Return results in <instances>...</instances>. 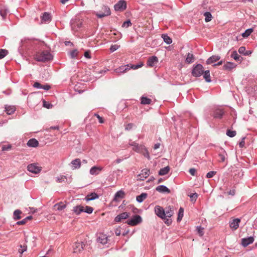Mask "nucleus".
Returning <instances> with one entry per match:
<instances>
[{
    "mask_svg": "<svg viewBox=\"0 0 257 257\" xmlns=\"http://www.w3.org/2000/svg\"><path fill=\"white\" fill-rule=\"evenodd\" d=\"M34 58L38 62H47L53 59V56L50 52L45 50L37 52Z\"/></svg>",
    "mask_w": 257,
    "mask_h": 257,
    "instance_id": "nucleus-1",
    "label": "nucleus"
},
{
    "mask_svg": "<svg viewBox=\"0 0 257 257\" xmlns=\"http://www.w3.org/2000/svg\"><path fill=\"white\" fill-rule=\"evenodd\" d=\"M204 72L203 66L200 64L194 65L191 74L193 76L198 77L201 76Z\"/></svg>",
    "mask_w": 257,
    "mask_h": 257,
    "instance_id": "nucleus-2",
    "label": "nucleus"
},
{
    "mask_svg": "<svg viewBox=\"0 0 257 257\" xmlns=\"http://www.w3.org/2000/svg\"><path fill=\"white\" fill-rule=\"evenodd\" d=\"M142 221V218L139 215H134L131 219L126 221L127 224L131 226H136Z\"/></svg>",
    "mask_w": 257,
    "mask_h": 257,
    "instance_id": "nucleus-3",
    "label": "nucleus"
},
{
    "mask_svg": "<svg viewBox=\"0 0 257 257\" xmlns=\"http://www.w3.org/2000/svg\"><path fill=\"white\" fill-rule=\"evenodd\" d=\"M114 8L116 11L122 12L126 8V3L124 0H120L114 6Z\"/></svg>",
    "mask_w": 257,
    "mask_h": 257,
    "instance_id": "nucleus-4",
    "label": "nucleus"
},
{
    "mask_svg": "<svg viewBox=\"0 0 257 257\" xmlns=\"http://www.w3.org/2000/svg\"><path fill=\"white\" fill-rule=\"evenodd\" d=\"M155 214L162 219H165V209L157 205L155 207Z\"/></svg>",
    "mask_w": 257,
    "mask_h": 257,
    "instance_id": "nucleus-5",
    "label": "nucleus"
},
{
    "mask_svg": "<svg viewBox=\"0 0 257 257\" xmlns=\"http://www.w3.org/2000/svg\"><path fill=\"white\" fill-rule=\"evenodd\" d=\"M150 174V170L147 168L144 169L141 171V172L138 176V180L143 181L147 178Z\"/></svg>",
    "mask_w": 257,
    "mask_h": 257,
    "instance_id": "nucleus-6",
    "label": "nucleus"
},
{
    "mask_svg": "<svg viewBox=\"0 0 257 257\" xmlns=\"http://www.w3.org/2000/svg\"><path fill=\"white\" fill-rule=\"evenodd\" d=\"M85 244L83 243V242H76L73 245V249L74 253H79L84 248Z\"/></svg>",
    "mask_w": 257,
    "mask_h": 257,
    "instance_id": "nucleus-7",
    "label": "nucleus"
},
{
    "mask_svg": "<svg viewBox=\"0 0 257 257\" xmlns=\"http://www.w3.org/2000/svg\"><path fill=\"white\" fill-rule=\"evenodd\" d=\"M130 215V213H127L126 212H123L117 215L114 218V221L116 222H120L121 220L126 219L129 217Z\"/></svg>",
    "mask_w": 257,
    "mask_h": 257,
    "instance_id": "nucleus-8",
    "label": "nucleus"
},
{
    "mask_svg": "<svg viewBox=\"0 0 257 257\" xmlns=\"http://www.w3.org/2000/svg\"><path fill=\"white\" fill-rule=\"evenodd\" d=\"M227 154L225 151L220 148L218 151V157L219 158V161L220 162H224L227 159Z\"/></svg>",
    "mask_w": 257,
    "mask_h": 257,
    "instance_id": "nucleus-9",
    "label": "nucleus"
},
{
    "mask_svg": "<svg viewBox=\"0 0 257 257\" xmlns=\"http://www.w3.org/2000/svg\"><path fill=\"white\" fill-rule=\"evenodd\" d=\"M104 11V13H97L96 15L99 18H102L103 17L109 16L111 14L109 8L107 6H104L102 8Z\"/></svg>",
    "mask_w": 257,
    "mask_h": 257,
    "instance_id": "nucleus-10",
    "label": "nucleus"
},
{
    "mask_svg": "<svg viewBox=\"0 0 257 257\" xmlns=\"http://www.w3.org/2000/svg\"><path fill=\"white\" fill-rule=\"evenodd\" d=\"M27 169L29 172L35 174L39 173L41 170V169L40 167L37 166L34 164L29 165L27 167Z\"/></svg>",
    "mask_w": 257,
    "mask_h": 257,
    "instance_id": "nucleus-11",
    "label": "nucleus"
},
{
    "mask_svg": "<svg viewBox=\"0 0 257 257\" xmlns=\"http://www.w3.org/2000/svg\"><path fill=\"white\" fill-rule=\"evenodd\" d=\"M254 241V238L252 236H250L246 238H243L241 240V244L244 246L246 247L249 244L252 243Z\"/></svg>",
    "mask_w": 257,
    "mask_h": 257,
    "instance_id": "nucleus-12",
    "label": "nucleus"
},
{
    "mask_svg": "<svg viewBox=\"0 0 257 257\" xmlns=\"http://www.w3.org/2000/svg\"><path fill=\"white\" fill-rule=\"evenodd\" d=\"M224 111L222 109L217 108L214 109L212 116L215 118H221L224 114Z\"/></svg>",
    "mask_w": 257,
    "mask_h": 257,
    "instance_id": "nucleus-13",
    "label": "nucleus"
},
{
    "mask_svg": "<svg viewBox=\"0 0 257 257\" xmlns=\"http://www.w3.org/2000/svg\"><path fill=\"white\" fill-rule=\"evenodd\" d=\"M128 145L130 146L133 147V150L136 152H141V151L144 148V146L142 145H139V144L135 142H132L131 143H129Z\"/></svg>",
    "mask_w": 257,
    "mask_h": 257,
    "instance_id": "nucleus-14",
    "label": "nucleus"
},
{
    "mask_svg": "<svg viewBox=\"0 0 257 257\" xmlns=\"http://www.w3.org/2000/svg\"><path fill=\"white\" fill-rule=\"evenodd\" d=\"M97 241L102 244H105L108 242V237L106 234L100 233L97 238Z\"/></svg>",
    "mask_w": 257,
    "mask_h": 257,
    "instance_id": "nucleus-15",
    "label": "nucleus"
},
{
    "mask_svg": "<svg viewBox=\"0 0 257 257\" xmlns=\"http://www.w3.org/2000/svg\"><path fill=\"white\" fill-rule=\"evenodd\" d=\"M220 59V56L219 55H213L210 57L206 61V64L207 65L211 64L214 63Z\"/></svg>",
    "mask_w": 257,
    "mask_h": 257,
    "instance_id": "nucleus-16",
    "label": "nucleus"
},
{
    "mask_svg": "<svg viewBox=\"0 0 257 257\" xmlns=\"http://www.w3.org/2000/svg\"><path fill=\"white\" fill-rule=\"evenodd\" d=\"M240 222V219L239 218H235L230 221L229 223V226L230 228L233 230H236L239 226V223Z\"/></svg>",
    "mask_w": 257,
    "mask_h": 257,
    "instance_id": "nucleus-17",
    "label": "nucleus"
},
{
    "mask_svg": "<svg viewBox=\"0 0 257 257\" xmlns=\"http://www.w3.org/2000/svg\"><path fill=\"white\" fill-rule=\"evenodd\" d=\"M174 214L173 208L169 206L165 208V219L167 217L171 218Z\"/></svg>",
    "mask_w": 257,
    "mask_h": 257,
    "instance_id": "nucleus-18",
    "label": "nucleus"
},
{
    "mask_svg": "<svg viewBox=\"0 0 257 257\" xmlns=\"http://www.w3.org/2000/svg\"><path fill=\"white\" fill-rule=\"evenodd\" d=\"M33 86L37 89H43L45 90H48L51 88V86L49 85H42L38 82H35L33 84Z\"/></svg>",
    "mask_w": 257,
    "mask_h": 257,
    "instance_id": "nucleus-19",
    "label": "nucleus"
},
{
    "mask_svg": "<svg viewBox=\"0 0 257 257\" xmlns=\"http://www.w3.org/2000/svg\"><path fill=\"white\" fill-rule=\"evenodd\" d=\"M158 62V58L156 56H153L148 58L147 65L150 67H153Z\"/></svg>",
    "mask_w": 257,
    "mask_h": 257,
    "instance_id": "nucleus-20",
    "label": "nucleus"
},
{
    "mask_svg": "<svg viewBox=\"0 0 257 257\" xmlns=\"http://www.w3.org/2000/svg\"><path fill=\"white\" fill-rule=\"evenodd\" d=\"M9 12V10L7 7L4 6L1 7L0 15L2 16L4 20L6 18V17Z\"/></svg>",
    "mask_w": 257,
    "mask_h": 257,
    "instance_id": "nucleus-21",
    "label": "nucleus"
},
{
    "mask_svg": "<svg viewBox=\"0 0 257 257\" xmlns=\"http://www.w3.org/2000/svg\"><path fill=\"white\" fill-rule=\"evenodd\" d=\"M103 169L101 167L93 166L90 170V174L92 175H98Z\"/></svg>",
    "mask_w": 257,
    "mask_h": 257,
    "instance_id": "nucleus-22",
    "label": "nucleus"
},
{
    "mask_svg": "<svg viewBox=\"0 0 257 257\" xmlns=\"http://www.w3.org/2000/svg\"><path fill=\"white\" fill-rule=\"evenodd\" d=\"M81 161L79 159H76L71 162V168L73 170L79 169L81 167Z\"/></svg>",
    "mask_w": 257,
    "mask_h": 257,
    "instance_id": "nucleus-23",
    "label": "nucleus"
},
{
    "mask_svg": "<svg viewBox=\"0 0 257 257\" xmlns=\"http://www.w3.org/2000/svg\"><path fill=\"white\" fill-rule=\"evenodd\" d=\"M156 191L160 193H170V190L166 186L161 185L157 186L156 188Z\"/></svg>",
    "mask_w": 257,
    "mask_h": 257,
    "instance_id": "nucleus-24",
    "label": "nucleus"
},
{
    "mask_svg": "<svg viewBox=\"0 0 257 257\" xmlns=\"http://www.w3.org/2000/svg\"><path fill=\"white\" fill-rule=\"evenodd\" d=\"M99 198V196L95 192L91 193L90 194H88L85 198V199L86 201H89L91 200H93L94 199H97Z\"/></svg>",
    "mask_w": 257,
    "mask_h": 257,
    "instance_id": "nucleus-25",
    "label": "nucleus"
},
{
    "mask_svg": "<svg viewBox=\"0 0 257 257\" xmlns=\"http://www.w3.org/2000/svg\"><path fill=\"white\" fill-rule=\"evenodd\" d=\"M130 69V64H127L124 66H122L119 68L116 69L115 71L118 73H122L126 71V70Z\"/></svg>",
    "mask_w": 257,
    "mask_h": 257,
    "instance_id": "nucleus-26",
    "label": "nucleus"
},
{
    "mask_svg": "<svg viewBox=\"0 0 257 257\" xmlns=\"http://www.w3.org/2000/svg\"><path fill=\"white\" fill-rule=\"evenodd\" d=\"M124 192L122 190L117 191L114 195L113 200L117 201L119 199H122L124 197Z\"/></svg>",
    "mask_w": 257,
    "mask_h": 257,
    "instance_id": "nucleus-27",
    "label": "nucleus"
},
{
    "mask_svg": "<svg viewBox=\"0 0 257 257\" xmlns=\"http://www.w3.org/2000/svg\"><path fill=\"white\" fill-rule=\"evenodd\" d=\"M5 111L8 114H12L16 111V107L13 105H6Z\"/></svg>",
    "mask_w": 257,
    "mask_h": 257,
    "instance_id": "nucleus-28",
    "label": "nucleus"
},
{
    "mask_svg": "<svg viewBox=\"0 0 257 257\" xmlns=\"http://www.w3.org/2000/svg\"><path fill=\"white\" fill-rule=\"evenodd\" d=\"M27 145L30 147H36L38 146L39 142L35 139H31L28 141Z\"/></svg>",
    "mask_w": 257,
    "mask_h": 257,
    "instance_id": "nucleus-29",
    "label": "nucleus"
},
{
    "mask_svg": "<svg viewBox=\"0 0 257 257\" xmlns=\"http://www.w3.org/2000/svg\"><path fill=\"white\" fill-rule=\"evenodd\" d=\"M230 56L237 62H241L243 60L242 57L239 55L236 51H233Z\"/></svg>",
    "mask_w": 257,
    "mask_h": 257,
    "instance_id": "nucleus-30",
    "label": "nucleus"
},
{
    "mask_svg": "<svg viewBox=\"0 0 257 257\" xmlns=\"http://www.w3.org/2000/svg\"><path fill=\"white\" fill-rule=\"evenodd\" d=\"M236 65L230 62H227L223 66V68L224 70H230L232 69L235 68Z\"/></svg>",
    "mask_w": 257,
    "mask_h": 257,
    "instance_id": "nucleus-31",
    "label": "nucleus"
},
{
    "mask_svg": "<svg viewBox=\"0 0 257 257\" xmlns=\"http://www.w3.org/2000/svg\"><path fill=\"white\" fill-rule=\"evenodd\" d=\"M42 20L45 22H49L51 21V14L47 12H45L43 13V16L41 17Z\"/></svg>",
    "mask_w": 257,
    "mask_h": 257,
    "instance_id": "nucleus-32",
    "label": "nucleus"
},
{
    "mask_svg": "<svg viewBox=\"0 0 257 257\" xmlns=\"http://www.w3.org/2000/svg\"><path fill=\"white\" fill-rule=\"evenodd\" d=\"M73 210L75 214L79 215L81 212H83V206L81 205L76 206L74 207Z\"/></svg>",
    "mask_w": 257,
    "mask_h": 257,
    "instance_id": "nucleus-33",
    "label": "nucleus"
},
{
    "mask_svg": "<svg viewBox=\"0 0 257 257\" xmlns=\"http://www.w3.org/2000/svg\"><path fill=\"white\" fill-rule=\"evenodd\" d=\"M147 194L146 193H142L141 195L137 196L136 200L139 202H142L147 197Z\"/></svg>",
    "mask_w": 257,
    "mask_h": 257,
    "instance_id": "nucleus-34",
    "label": "nucleus"
},
{
    "mask_svg": "<svg viewBox=\"0 0 257 257\" xmlns=\"http://www.w3.org/2000/svg\"><path fill=\"white\" fill-rule=\"evenodd\" d=\"M170 171L169 166H166L163 168H162L159 171V175L161 176H163L167 174Z\"/></svg>",
    "mask_w": 257,
    "mask_h": 257,
    "instance_id": "nucleus-35",
    "label": "nucleus"
},
{
    "mask_svg": "<svg viewBox=\"0 0 257 257\" xmlns=\"http://www.w3.org/2000/svg\"><path fill=\"white\" fill-rule=\"evenodd\" d=\"M194 60V57L193 54L188 53L187 55V57L185 60V62L187 64H190L192 63Z\"/></svg>",
    "mask_w": 257,
    "mask_h": 257,
    "instance_id": "nucleus-36",
    "label": "nucleus"
},
{
    "mask_svg": "<svg viewBox=\"0 0 257 257\" xmlns=\"http://www.w3.org/2000/svg\"><path fill=\"white\" fill-rule=\"evenodd\" d=\"M22 213V212L20 210H19V209L16 210L14 212V214H13L14 219L15 220H17L21 219L22 218V217L21 216V214Z\"/></svg>",
    "mask_w": 257,
    "mask_h": 257,
    "instance_id": "nucleus-37",
    "label": "nucleus"
},
{
    "mask_svg": "<svg viewBox=\"0 0 257 257\" xmlns=\"http://www.w3.org/2000/svg\"><path fill=\"white\" fill-rule=\"evenodd\" d=\"M152 102V100L147 97L142 96L141 98V103L142 104H150Z\"/></svg>",
    "mask_w": 257,
    "mask_h": 257,
    "instance_id": "nucleus-38",
    "label": "nucleus"
},
{
    "mask_svg": "<svg viewBox=\"0 0 257 257\" xmlns=\"http://www.w3.org/2000/svg\"><path fill=\"white\" fill-rule=\"evenodd\" d=\"M203 78L205 79V81L207 82H211L210 76V71L209 70H204L203 74Z\"/></svg>",
    "mask_w": 257,
    "mask_h": 257,
    "instance_id": "nucleus-39",
    "label": "nucleus"
},
{
    "mask_svg": "<svg viewBox=\"0 0 257 257\" xmlns=\"http://www.w3.org/2000/svg\"><path fill=\"white\" fill-rule=\"evenodd\" d=\"M162 37L164 40V41L167 44H170L172 42L171 38L168 36L167 34H162Z\"/></svg>",
    "mask_w": 257,
    "mask_h": 257,
    "instance_id": "nucleus-40",
    "label": "nucleus"
},
{
    "mask_svg": "<svg viewBox=\"0 0 257 257\" xmlns=\"http://www.w3.org/2000/svg\"><path fill=\"white\" fill-rule=\"evenodd\" d=\"M183 213H184V209L182 207H180L179 209L178 213V217L177 220L178 222H180L183 216Z\"/></svg>",
    "mask_w": 257,
    "mask_h": 257,
    "instance_id": "nucleus-41",
    "label": "nucleus"
},
{
    "mask_svg": "<svg viewBox=\"0 0 257 257\" xmlns=\"http://www.w3.org/2000/svg\"><path fill=\"white\" fill-rule=\"evenodd\" d=\"M205 16V21L206 22H209L212 20V15L210 12H206L204 13Z\"/></svg>",
    "mask_w": 257,
    "mask_h": 257,
    "instance_id": "nucleus-42",
    "label": "nucleus"
},
{
    "mask_svg": "<svg viewBox=\"0 0 257 257\" xmlns=\"http://www.w3.org/2000/svg\"><path fill=\"white\" fill-rule=\"evenodd\" d=\"M252 32V29H248L246 30L245 32L242 34L241 35L243 38H246L248 37Z\"/></svg>",
    "mask_w": 257,
    "mask_h": 257,
    "instance_id": "nucleus-43",
    "label": "nucleus"
},
{
    "mask_svg": "<svg viewBox=\"0 0 257 257\" xmlns=\"http://www.w3.org/2000/svg\"><path fill=\"white\" fill-rule=\"evenodd\" d=\"M55 207H57L58 210H62L66 207V205L61 202L55 205Z\"/></svg>",
    "mask_w": 257,
    "mask_h": 257,
    "instance_id": "nucleus-44",
    "label": "nucleus"
},
{
    "mask_svg": "<svg viewBox=\"0 0 257 257\" xmlns=\"http://www.w3.org/2000/svg\"><path fill=\"white\" fill-rule=\"evenodd\" d=\"M83 212L91 214L93 211V208L92 207L86 206L85 207L83 206Z\"/></svg>",
    "mask_w": 257,
    "mask_h": 257,
    "instance_id": "nucleus-45",
    "label": "nucleus"
},
{
    "mask_svg": "<svg viewBox=\"0 0 257 257\" xmlns=\"http://www.w3.org/2000/svg\"><path fill=\"white\" fill-rule=\"evenodd\" d=\"M8 54V51L5 49H0V59L4 58Z\"/></svg>",
    "mask_w": 257,
    "mask_h": 257,
    "instance_id": "nucleus-46",
    "label": "nucleus"
},
{
    "mask_svg": "<svg viewBox=\"0 0 257 257\" xmlns=\"http://www.w3.org/2000/svg\"><path fill=\"white\" fill-rule=\"evenodd\" d=\"M236 134V131H232L230 130H227L226 131V135L229 137L232 138L234 137Z\"/></svg>",
    "mask_w": 257,
    "mask_h": 257,
    "instance_id": "nucleus-47",
    "label": "nucleus"
},
{
    "mask_svg": "<svg viewBox=\"0 0 257 257\" xmlns=\"http://www.w3.org/2000/svg\"><path fill=\"white\" fill-rule=\"evenodd\" d=\"M203 230L204 228L201 227V226H197L196 228L197 233L200 236H202L204 234Z\"/></svg>",
    "mask_w": 257,
    "mask_h": 257,
    "instance_id": "nucleus-48",
    "label": "nucleus"
},
{
    "mask_svg": "<svg viewBox=\"0 0 257 257\" xmlns=\"http://www.w3.org/2000/svg\"><path fill=\"white\" fill-rule=\"evenodd\" d=\"M198 195L197 193H192L189 195V196L190 198L191 201H194V202H195L196 200V199L198 197Z\"/></svg>",
    "mask_w": 257,
    "mask_h": 257,
    "instance_id": "nucleus-49",
    "label": "nucleus"
},
{
    "mask_svg": "<svg viewBox=\"0 0 257 257\" xmlns=\"http://www.w3.org/2000/svg\"><path fill=\"white\" fill-rule=\"evenodd\" d=\"M67 180V178L65 176H60L57 178V182L58 183H62Z\"/></svg>",
    "mask_w": 257,
    "mask_h": 257,
    "instance_id": "nucleus-50",
    "label": "nucleus"
},
{
    "mask_svg": "<svg viewBox=\"0 0 257 257\" xmlns=\"http://www.w3.org/2000/svg\"><path fill=\"white\" fill-rule=\"evenodd\" d=\"M143 65V64L142 63H141L140 64H137V65L130 64V69L131 68H132L133 69H137L141 67Z\"/></svg>",
    "mask_w": 257,
    "mask_h": 257,
    "instance_id": "nucleus-51",
    "label": "nucleus"
},
{
    "mask_svg": "<svg viewBox=\"0 0 257 257\" xmlns=\"http://www.w3.org/2000/svg\"><path fill=\"white\" fill-rule=\"evenodd\" d=\"M132 26V23L130 20L124 22L122 25V27L124 28H128Z\"/></svg>",
    "mask_w": 257,
    "mask_h": 257,
    "instance_id": "nucleus-52",
    "label": "nucleus"
},
{
    "mask_svg": "<svg viewBox=\"0 0 257 257\" xmlns=\"http://www.w3.org/2000/svg\"><path fill=\"white\" fill-rule=\"evenodd\" d=\"M216 173L215 171H210L206 174V177L207 178H211L213 177Z\"/></svg>",
    "mask_w": 257,
    "mask_h": 257,
    "instance_id": "nucleus-53",
    "label": "nucleus"
},
{
    "mask_svg": "<svg viewBox=\"0 0 257 257\" xmlns=\"http://www.w3.org/2000/svg\"><path fill=\"white\" fill-rule=\"evenodd\" d=\"M119 46L117 45H111L110 48V51L111 52H113L114 51H115V50H116L117 49H118L119 48Z\"/></svg>",
    "mask_w": 257,
    "mask_h": 257,
    "instance_id": "nucleus-54",
    "label": "nucleus"
},
{
    "mask_svg": "<svg viewBox=\"0 0 257 257\" xmlns=\"http://www.w3.org/2000/svg\"><path fill=\"white\" fill-rule=\"evenodd\" d=\"M11 148H12L11 145H4L2 147V151H8V150H10Z\"/></svg>",
    "mask_w": 257,
    "mask_h": 257,
    "instance_id": "nucleus-55",
    "label": "nucleus"
},
{
    "mask_svg": "<svg viewBox=\"0 0 257 257\" xmlns=\"http://www.w3.org/2000/svg\"><path fill=\"white\" fill-rule=\"evenodd\" d=\"M143 149H144L145 151V152L144 153V157H145L146 158H147L149 160H150V155H149V153L148 151L147 150V149L145 147L143 148Z\"/></svg>",
    "mask_w": 257,
    "mask_h": 257,
    "instance_id": "nucleus-56",
    "label": "nucleus"
},
{
    "mask_svg": "<svg viewBox=\"0 0 257 257\" xmlns=\"http://www.w3.org/2000/svg\"><path fill=\"white\" fill-rule=\"evenodd\" d=\"M245 47L243 46H241L238 49V52L241 54H243L245 53Z\"/></svg>",
    "mask_w": 257,
    "mask_h": 257,
    "instance_id": "nucleus-57",
    "label": "nucleus"
},
{
    "mask_svg": "<svg viewBox=\"0 0 257 257\" xmlns=\"http://www.w3.org/2000/svg\"><path fill=\"white\" fill-rule=\"evenodd\" d=\"M164 222L167 225H170L172 223V219L170 218L167 217L166 219H163Z\"/></svg>",
    "mask_w": 257,
    "mask_h": 257,
    "instance_id": "nucleus-58",
    "label": "nucleus"
},
{
    "mask_svg": "<svg viewBox=\"0 0 257 257\" xmlns=\"http://www.w3.org/2000/svg\"><path fill=\"white\" fill-rule=\"evenodd\" d=\"M30 41H31V40L29 39H24L22 40L21 43H22V45L24 46L26 44L30 42Z\"/></svg>",
    "mask_w": 257,
    "mask_h": 257,
    "instance_id": "nucleus-59",
    "label": "nucleus"
},
{
    "mask_svg": "<svg viewBox=\"0 0 257 257\" xmlns=\"http://www.w3.org/2000/svg\"><path fill=\"white\" fill-rule=\"evenodd\" d=\"M95 116H96L97 117V118L98 119L99 122L100 123H102L104 122L103 118L102 117H101L99 114H95Z\"/></svg>",
    "mask_w": 257,
    "mask_h": 257,
    "instance_id": "nucleus-60",
    "label": "nucleus"
},
{
    "mask_svg": "<svg viewBox=\"0 0 257 257\" xmlns=\"http://www.w3.org/2000/svg\"><path fill=\"white\" fill-rule=\"evenodd\" d=\"M26 223H27V221H26V220H25V218H24V219H23L22 220L19 221L17 222L16 224H17V225H24V224H25Z\"/></svg>",
    "mask_w": 257,
    "mask_h": 257,
    "instance_id": "nucleus-61",
    "label": "nucleus"
},
{
    "mask_svg": "<svg viewBox=\"0 0 257 257\" xmlns=\"http://www.w3.org/2000/svg\"><path fill=\"white\" fill-rule=\"evenodd\" d=\"M196 171V169H194V168H191L189 170V172L192 176H195V175Z\"/></svg>",
    "mask_w": 257,
    "mask_h": 257,
    "instance_id": "nucleus-62",
    "label": "nucleus"
},
{
    "mask_svg": "<svg viewBox=\"0 0 257 257\" xmlns=\"http://www.w3.org/2000/svg\"><path fill=\"white\" fill-rule=\"evenodd\" d=\"M84 56H85V57H86V58H88V59L91 58V57L90 51H86L84 53Z\"/></svg>",
    "mask_w": 257,
    "mask_h": 257,
    "instance_id": "nucleus-63",
    "label": "nucleus"
},
{
    "mask_svg": "<svg viewBox=\"0 0 257 257\" xmlns=\"http://www.w3.org/2000/svg\"><path fill=\"white\" fill-rule=\"evenodd\" d=\"M133 126H134V124L133 123H128L125 127V130H130L133 128Z\"/></svg>",
    "mask_w": 257,
    "mask_h": 257,
    "instance_id": "nucleus-64",
    "label": "nucleus"
}]
</instances>
